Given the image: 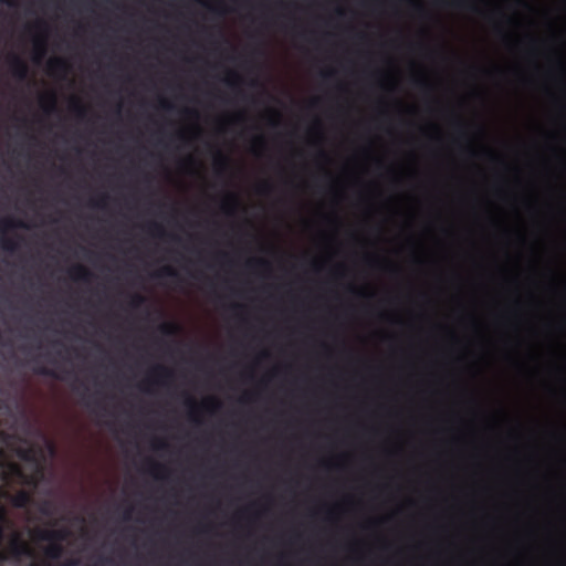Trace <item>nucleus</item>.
<instances>
[{"label": "nucleus", "mask_w": 566, "mask_h": 566, "mask_svg": "<svg viewBox=\"0 0 566 566\" xmlns=\"http://www.w3.org/2000/svg\"><path fill=\"white\" fill-rule=\"evenodd\" d=\"M249 266H253V265H258V266H262V268H268L269 266V262L265 261V260H253V261H249L248 263Z\"/></svg>", "instance_id": "c756f323"}, {"label": "nucleus", "mask_w": 566, "mask_h": 566, "mask_svg": "<svg viewBox=\"0 0 566 566\" xmlns=\"http://www.w3.org/2000/svg\"><path fill=\"white\" fill-rule=\"evenodd\" d=\"M10 468L12 473L17 476L23 478L25 483L36 485V480L33 476H25L18 464L12 463Z\"/></svg>", "instance_id": "dca6fc26"}, {"label": "nucleus", "mask_w": 566, "mask_h": 566, "mask_svg": "<svg viewBox=\"0 0 566 566\" xmlns=\"http://www.w3.org/2000/svg\"><path fill=\"white\" fill-rule=\"evenodd\" d=\"M150 377L147 378L146 382H156V384H163L164 380L169 379L172 377V373L170 369L163 365H156L150 373Z\"/></svg>", "instance_id": "423d86ee"}, {"label": "nucleus", "mask_w": 566, "mask_h": 566, "mask_svg": "<svg viewBox=\"0 0 566 566\" xmlns=\"http://www.w3.org/2000/svg\"><path fill=\"white\" fill-rule=\"evenodd\" d=\"M148 464H149V469H148V472L157 478V479H161V472L166 471V468L157 462H154V461H148Z\"/></svg>", "instance_id": "f3484780"}, {"label": "nucleus", "mask_w": 566, "mask_h": 566, "mask_svg": "<svg viewBox=\"0 0 566 566\" xmlns=\"http://www.w3.org/2000/svg\"><path fill=\"white\" fill-rule=\"evenodd\" d=\"M38 27H45V24L43 22H39Z\"/></svg>", "instance_id": "79ce46f5"}, {"label": "nucleus", "mask_w": 566, "mask_h": 566, "mask_svg": "<svg viewBox=\"0 0 566 566\" xmlns=\"http://www.w3.org/2000/svg\"><path fill=\"white\" fill-rule=\"evenodd\" d=\"M80 559L78 558H70L65 560L61 566H78Z\"/></svg>", "instance_id": "2f4dec72"}, {"label": "nucleus", "mask_w": 566, "mask_h": 566, "mask_svg": "<svg viewBox=\"0 0 566 566\" xmlns=\"http://www.w3.org/2000/svg\"><path fill=\"white\" fill-rule=\"evenodd\" d=\"M2 1L6 2L9 7L15 6V2L13 0H2Z\"/></svg>", "instance_id": "58836bf2"}, {"label": "nucleus", "mask_w": 566, "mask_h": 566, "mask_svg": "<svg viewBox=\"0 0 566 566\" xmlns=\"http://www.w3.org/2000/svg\"><path fill=\"white\" fill-rule=\"evenodd\" d=\"M108 200V196L106 193H102L98 199H92L90 205L96 208H105Z\"/></svg>", "instance_id": "412c9836"}, {"label": "nucleus", "mask_w": 566, "mask_h": 566, "mask_svg": "<svg viewBox=\"0 0 566 566\" xmlns=\"http://www.w3.org/2000/svg\"><path fill=\"white\" fill-rule=\"evenodd\" d=\"M70 71L67 60L60 56L50 57L46 62V73L54 78H63Z\"/></svg>", "instance_id": "39448f33"}, {"label": "nucleus", "mask_w": 566, "mask_h": 566, "mask_svg": "<svg viewBox=\"0 0 566 566\" xmlns=\"http://www.w3.org/2000/svg\"><path fill=\"white\" fill-rule=\"evenodd\" d=\"M178 276H179L178 272L171 266H164L154 273V277H157V279H163V277L177 279Z\"/></svg>", "instance_id": "4468645a"}, {"label": "nucleus", "mask_w": 566, "mask_h": 566, "mask_svg": "<svg viewBox=\"0 0 566 566\" xmlns=\"http://www.w3.org/2000/svg\"><path fill=\"white\" fill-rule=\"evenodd\" d=\"M46 54V43L44 38H36L34 40V55L33 61L40 63Z\"/></svg>", "instance_id": "9b49d317"}, {"label": "nucleus", "mask_w": 566, "mask_h": 566, "mask_svg": "<svg viewBox=\"0 0 566 566\" xmlns=\"http://www.w3.org/2000/svg\"><path fill=\"white\" fill-rule=\"evenodd\" d=\"M202 4H203L205 7H207V8H208L209 10H211V11H217V8H214V7L210 6L208 2H202Z\"/></svg>", "instance_id": "4c0bfd02"}, {"label": "nucleus", "mask_w": 566, "mask_h": 566, "mask_svg": "<svg viewBox=\"0 0 566 566\" xmlns=\"http://www.w3.org/2000/svg\"><path fill=\"white\" fill-rule=\"evenodd\" d=\"M484 74L489 76L500 75L502 74V70L499 67H492V69H483L481 70Z\"/></svg>", "instance_id": "c85d7f7f"}, {"label": "nucleus", "mask_w": 566, "mask_h": 566, "mask_svg": "<svg viewBox=\"0 0 566 566\" xmlns=\"http://www.w3.org/2000/svg\"><path fill=\"white\" fill-rule=\"evenodd\" d=\"M159 331L165 336L176 335L179 331V326L176 323H164L159 326Z\"/></svg>", "instance_id": "2eb2a0df"}, {"label": "nucleus", "mask_w": 566, "mask_h": 566, "mask_svg": "<svg viewBox=\"0 0 566 566\" xmlns=\"http://www.w3.org/2000/svg\"><path fill=\"white\" fill-rule=\"evenodd\" d=\"M546 83L552 85H566V65L560 60L546 70L543 74Z\"/></svg>", "instance_id": "20e7f679"}, {"label": "nucleus", "mask_w": 566, "mask_h": 566, "mask_svg": "<svg viewBox=\"0 0 566 566\" xmlns=\"http://www.w3.org/2000/svg\"><path fill=\"white\" fill-rule=\"evenodd\" d=\"M415 7H416V9H418V10H422V8H421L418 3H415Z\"/></svg>", "instance_id": "a19ab883"}, {"label": "nucleus", "mask_w": 566, "mask_h": 566, "mask_svg": "<svg viewBox=\"0 0 566 566\" xmlns=\"http://www.w3.org/2000/svg\"><path fill=\"white\" fill-rule=\"evenodd\" d=\"M49 528H34L31 532V536L34 539L42 541V542H49Z\"/></svg>", "instance_id": "6ab92c4d"}, {"label": "nucleus", "mask_w": 566, "mask_h": 566, "mask_svg": "<svg viewBox=\"0 0 566 566\" xmlns=\"http://www.w3.org/2000/svg\"><path fill=\"white\" fill-rule=\"evenodd\" d=\"M41 513L44 514V515H51V511H50V503L49 502H45L42 507L40 509Z\"/></svg>", "instance_id": "72a5a7b5"}, {"label": "nucleus", "mask_w": 566, "mask_h": 566, "mask_svg": "<svg viewBox=\"0 0 566 566\" xmlns=\"http://www.w3.org/2000/svg\"><path fill=\"white\" fill-rule=\"evenodd\" d=\"M321 77L324 82H329L336 77V71L334 69H326L321 72Z\"/></svg>", "instance_id": "5701e85b"}, {"label": "nucleus", "mask_w": 566, "mask_h": 566, "mask_svg": "<svg viewBox=\"0 0 566 566\" xmlns=\"http://www.w3.org/2000/svg\"><path fill=\"white\" fill-rule=\"evenodd\" d=\"M167 447L168 444L164 440H156L153 444L155 450H165Z\"/></svg>", "instance_id": "7c9ffc66"}, {"label": "nucleus", "mask_w": 566, "mask_h": 566, "mask_svg": "<svg viewBox=\"0 0 566 566\" xmlns=\"http://www.w3.org/2000/svg\"><path fill=\"white\" fill-rule=\"evenodd\" d=\"M41 111H45V112H52V111H57L59 108H51V107H48V108H40ZM67 111H88L90 108H66Z\"/></svg>", "instance_id": "f704fd0d"}, {"label": "nucleus", "mask_w": 566, "mask_h": 566, "mask_svg": "<svg viewBox=\"0 0 566 566\" xmlns=\"http://www.w3.org/2000/svg\"><path fill=\"white\" fill-rule=\"evenodd\" d=\"M12 109H13V111H17L18 108H17V107H13Z\"/></svg>", "instance_id": "49530a36"}, {"label": "nucleus", "mask_w": 566, "mask_h": 566, "mask_svg": "<svg viewBox=\"0 0 566 566\" xmlns=\"http://www.w3.org/2000/svg\"><path fill=\"white\" fill-rule=\"evenodd\" d=\"M11 504L17 509H25L32 502V495L25 490H20L13 495H9Z\"/></svg>", "instance_id": "0eeeda50"}, {"label": "nucleus", "mask_w": 566, "mask_h": 566, "mask_svg": "<svg viewBox=\"0 0 566 566\" xmlns=\"http://www.w3.org/2000/svg\"><path fill=\"white\" fill-rule=\"evenodd\" d=\"M64 554V547L60 543L49 542V545L44 549V555L52 560L60 559Z\"/></svg>", "instance_id": "1a4fd4ad"}, {"label": "nucleus", "mask_w": 566, "mask_h": 566, "mask_svg": "<svg viewBox=\"0 0 566 566\" xmlns=\"http://www.w3.org/2000/svg\"><path fill=\"white\" fill-rule=\"evenodd\" d=\"M210 403H211V405H213L214 407L219 406V402H218L216 399H213V398H209V399H207V400L203 402V406H208V405H210Z\"/></svg>", "instance_id": "c9c22d12"}, {"label": "nucleus", "mask_w": 566, "mask_h": 566, "mask_svg": "<svg viewBox=\"0 0 566 566\" xmlns=\"http://www.w3.org/2000/svg\"><path fill=\"white\" fill-rule=\"evenodd\" d=\"M222 82L228 86H237L242 82L240 74L233 70H227L224 76L222 77Z\"/></svg>", "instance_id": "f8f14e48"}, {"label": "nucleus", "mask_w": 566, "mask_h": 566, "mask_svg": "<svg viewBox=\"0 0 566 566\" xmlns=\"http://www.w3.org/2000/svg\"><path fill=\"white\" fill-rule=\"evenodd\" d=\"M369 77L375 82L382 83L388 80V73L382 71H375L369 74Z\"/></svg>", "instance_id": "4be33fe9"}, {"label": "nucleus", "mask_w": 566, "mask_h": 566, "mask_svg": "<svg viewBox=\"0 0 566 566\" xmlns=\"http://www.w3.org/2000/svg\"><path fill=\"white\" fill-rule=\"evenodd\" d=\"M239 206V200L235 195H228L222 203V209L228 213L232 214L234 209Z\"/></svg>", "instance_id": "ddd939ff"}, {"label": "nucleus", "mask_w": 566, "mask_h": 566, "mask_svg": "<svg viewBox=\"0 0 566 566\" xmlns=\"http://www.w3.org/2000/svg\"><path fill=\"white\" fill-rule=\"evenodd\" d=\"M149 229L151 230V232L158 237H163L165 234V231L163 229L161 226H159L158 223H151Z\"/></svg>", "instance_id": "bb28decb"}, {"label": "nucleus", "mask_w": 566, "mask_h": 566, "mask_svg": "<svg viewBox=\"0 0 566 566\" xmlns=\"http://www.w3.org/2000/svg\"><path fill=\"white\" fill-rule=\"evenodd\" d=\"M115 111H118V112H122L124 111L125 108H122V107H118V108H114Z\"/></svg>", "instance_id": "37998d69"}, {"label": "nucleus", "mask_w": 566, "mask_h": 566, "mask_svg": "<svg viewBox=\"0 0 566 566\" xmlns=\"http://www.w3.org/2000/svg\"><path fill=\"white\" fill-rule=\"evenodd\" d=\"M29 226L22 221L17 220L14 218L8 217L0 220V232L6 234L8 231L13 229H28ZM0 247L3 251L9 253H14L19 249V241L13 238H8L2 235L0 239Z\"/></svg>", "instance_id": "f03ea898"}, {"label": "nucleus", "mask_w": 566, "mask_h": 566, "mask_svg": "<svg viewBox=\"0 0 566 566\" xmlns=\"http://www.w3.org/2000/svg\"><path fill=\"white\" fill-rule=\"evenodd\" d=\"M146 297L140 294H133L129 298V306L134 310L142 307L146 303Z\"/></svg>", "instance_id": "a211bd4d"}, {"label": "nucleus", "mask_w": 566, "mask_h": 566, "mask_svg": "<svg viewBox=\"0 0 566 566\" xmlns=\"http://www.w3.org/2000/svg\"><path fill=\"white\" fill-rule=\"evenodd\" d=\"M273 190V186L265 181V182H262L259 187H258V192L261 193V195H269L270 192H272Z\"/></svg>", "instance_id": "393cba45"}, {"label": "nucleus", "mask_w": 566, "mask_h": 566, "mask_svg": "<svg viewBox=\"0 0 566 566\" xmlns=\"http://www.w3.org/2000/svg\"><path fill=\"white\" fill-rule=\"evenodd\" d=\"M469 70H470L471 72H475V71H478V67H475V66H470V69H469Z\"/></svg>", "instance_id": "ea45409f"}, {"label": "nucleus", "mask_w": 566, "mask_h": 566, "mask_svg": "<svg viewBox=\"0 0 566 566\" xmlns=\"http://www.w3.org/2000/svg\"><path fill=\"white\" fill-rule=\"evenodd\" d=\"M412 82L415 85L422 87L427 85L428 80L423 74L418 73L412 76Z\"/></svg>", "instance_id": "b1692460"}, {"label": "nucleus", "mask_w": 566, "mask_h": 566, "mask_svg": "<svg viewBox=\"0 0 566 566\" xmlns=\"http://www.w3.org/2000/svg\"><path fill=\"white\" fill-rule=\"evenodd\" d=\"M19 457L23 460H30L31 459V450H20Z\"/></svg>", "instance_id": "473e14b6"}, {"label": "nucleus", "mask_w": 566, "mask_h": 566, "mask_svg": "<svg viewBox=\"0 0 566 566\" xmlns=\"http://www.w3.org/2000/svg\"><path fill=\"white\" fill-rule=\"evenodd\" d=\"M34 373L41 376H48L55 379H60L61 377L53 370L43 366L34 368Z\"/></svg>", "instance_id": "aec40b11"}, {"label": "nucleus", "mask_w": 566, "mask_h": 566, "mask_svg": "<svg viewBox=\"0 0 566 566\" xmlns=\"http://www.w3.org/2000/svg\"><path fill=\"white\" fill-rule=\"evenodd\" d=\"M30 566H41V565L32 563Z\"/></svg>", "instance_id": "a18cd8bd"}, {"label": "nucleus", "mask_w": 566, "mask_h": 566, "mask_svg": "<svg viewBox=\"0 0 566 566\" xmlns=\"http://www.w3.org/2000/svg\"><path fill=\"white\" fill-rule=\"evenodd\" d=\"M72 280L78 282H90L93 277L92 272L82 264L72 266L69 271Z\"/></svg>", "instance_id": "6e6552de"}, {"label": "nucleus", "mask_w": 566, "mask_h": 566, "mask_svg": "<svg viewBox=\"0 0 566 566\" xmlns=\"http://www.w3.org/2000/svg\"><path fill=\"white\" fill-rule=\"evenodd\" d=\"M240 307H241V306H240V305H238V304L233 305V308H235V310H237V308H240Z\"/></svg>", "instance_id": "c03bdc74"}, {"label": "nucleus", "mask_w": 566, "mask_h": 566, "mask_svg": "<svg viewBox=\"0 0 566 566\" xmlns=\"http://www.w3.org/2000/svg\"><path fill=\"white\" fill-rule=\"evenodd\" d=\"M4 552L7 553L4 562L20 563L23 557H34L33 548L18 532L12 533L8 543V548Z\"/></svg>", "instance_id": "f257e3e1"}, {"label": "nucleus", "mask_w": 566, "mask_h": 566, "mask_svg": "<svg viewBox=\"0 0 566 566\" xmlns=\"http://www.w3.org/2000/svg\"><path fill=\"white\" fill-rule=\"evenodd\" d=\"M130 513H132L130 509L126 510L125 513H124V520H129L130 518Z\"/></svg>", "instance_id": "e433bc0d"}, {"label": "nucleus", "mask_w": 566, "mask_h": 566, "mask_svg": "<svg viewBox=\"0 0 566 566\" xmlns=\"http://www.w3.org/2000/svg\"><path fill=\"white\" fill-rule=\"evenodd\" d=\"M185 405L187 407H189L190 409V416L193 417L195 412L197 411V403L196 401L193 400L192 397L190 396H187L186 399H185Z\"/></svg>", "instance_id": "a878e982"}, {"label": "nucleus", "mask_w": 566, "mask_h": 566, "mask_svg": "<svg viewBox=\"0 0 566 566\" xmlns=\"http://www.w3.org/2000/svg\"><path fill=\"white\" fill-rule=\"evenodd\" d=\"M49 542L60 543L64 542L70 536V531L66 527L49 528Z\"/></svg>", "instance_id": "9d476101"}, {"label": "nucleus", "mask_w": 566, "mask_h": 566, "mask_svg": "<svg viewBox=\"0 0 566 566\" xmlns=\"http://www.w3.org/2000/svg\"><path fill=\"white\" fill-rule=\"evenodd\" d=\"M7 63L9 73L14 80L23 82L29 77V66L21 56L10 54L7 59Z\"/></svg>", "instance_id": "7ed1b4c3"}, {"label": "nucleus", "mask_w": 566, "mask_h": 566, "mask_svg": "<svg viewBox=\"0 0 566 566\" xmlns=\"http://www.w3.org/2000/svg\"><path fill=\"white\" fill-rule=\"evenodd\" d=\"M8 522L7 510L3 506H0V525L7 526Z\"/></svg>", "instance_id": "cd10ccee"}]
</instances>
